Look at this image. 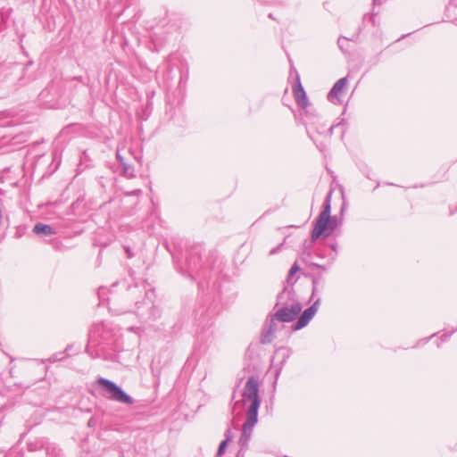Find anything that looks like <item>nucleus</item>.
<instances>
[{
    "label": "nucleus",
    "mask_w": 457,
    "mask_h": 457,
    "mask_svg": "<svg viewBox=\"0 0 457 457\" xmlns=\"http://www.w3.org/2000/svg\"><path fill=\"white\" fill-rule=\"evenodd\" d=\"M126 252L128 253V257L130 258L132 256L129 248H126Z\"/></svg>",
    "instance_id": "27"
},
{
    "label": "nucleus",
    "mask_w": 457,
    "mask_h": 457,
    "mask_svg": "<svg viewBox=\"0 0 457 457\" xmlns=\"http://www.w3.org/2000/svg\"><path fill=\"white\" fill-rule=\"evenodd\" d=\"M116 159L118 160V162H120V165H122L123 163L126 162L124 158L121 156V154H120L119 151H117V153H116Z\"/></svg>",
    "instance_id": "21"
},
{
    "label": "nucleus",
    "mask_w": 457,
    "mask_h": 457,
    "mask_svg": "<svg viewBox=\"0 0 457 457\" xmlns=\"http://www.w3.org/2000/svg\"><path fill=\"white\" fill-rule=\"evenodd\" d=\"M257 421V415L246 414V419L242 426V432L240 438L238 440V444L242 449L246 448L248 446V443L251 439L253 428L256 425Z\"/></svg>",
    "instance_id": "7"
},
{
    "label": "nucleus",
    "mask_w": 457,
    "mask_h": 457,
    "mask_svg": "<svg viewBox=\"0 0 457 457\" xmlns=\"http://www.w3.org/2000/svg\"><path fill=\"white\" fill-rule=\"evenodd\" d=\"M334 127L331 126L329 129H328V131H329V134L331 135L332 134V130H333Z\"/></svg>",
    "instance_id": "28"
},
{
    "label": "nucleus",
    "mask_w": 457,
    "mask_h": 457,
    "mask_svg": "<svg viewBox=\"0 0 457 457\" xmlns=\"http://www.w3.org/2000/svg\"><path fill=\"white\" fill-rule=\"evenodd\" d=\"M269 18L272 19V20H275V18L273 17L272 13H270L269 14Z\"/></svg>",
    "instance_id": "29"
},
{
    "label": "nucleus",
    "mask_w": 457,
    "mask_h": 457,
    "mask_svg": "<svg viewBox=\"0 0 457 457\" xmlns=\"http://www.w3.org/2000/svg\"><path fill=\"white\" fill-rule=\"evenodd\" d=\"M234 438V433L230 428H227L225 431V439L224 441L230 442Z\"/></svg>",
    "instance_id": "18"
},
{
    "label": "nucleus",
    "mask_w": 457,
    "mask_h": 457,
    "mask_svg": "<svg viewBox=\"0 0 457 457\" xmlns=\"http://www.w3.org/2000/svg\"><path fill=\"white\" fill-rule=\"evenodd\" d=\"M105 328L106 325L104 322H99L94 324L89 330V338L87 346V352L93 357H95V355L91 352V348L100 345V338H102L103 340L106 339L104 336Z\"/></svg>",
    "instance_id": "6"
},
{
    "label": "nucleus",
    "mask_w": 457,
    "mask_h": 457,
    "mask_svg": "<svg viewBox=\"0 0 457 457\" xmlns=\"http://www.w3.org/2000/svg\"><path fill=\"white\" fill-rule=\"evenodd\" d=\"M385 0H373L374 5H379L381 4Z\"/></svg>",
    "instance_id": "24"
},
{
    "label": "nucleus",
    "mask_w": 457,
    "mask_h": 457,
    "mask_svg": "<svg viewBox=\"0 0 457 457\" xmlns=\"http://www.w3.org/2000/svg\"><path fill=\"white\" fill-rule=\"evenodd\" d=\"M290 292H282L278 296V303L276 306L281 304V307L278 308L275 314V317L278 320V321L283 322H291L293 321L296 316L302 311V305L298 302H294L290 304L282 303V300L290 296Z\"/></svg>",
    "instance_id": "2"
},
{
    "label": "nucleus",
    "mask_w": 457,
    "mask_h": 457,
    "mask_svg": "<svg viewBox=\"0 0 457 457\" xmlns=\"http://www.w3.org/2000/svg\"><path fill=\"white\" fill-rule=\"evenodd\" d=\"M299 270H300V267H299L298 263L295 262L292 265L291 269L289 270V272H288V279H289L290 278H292V277H293V276H294L297 271H299Z\"/></svg>",
    "instance_id": "17"
},
{
    "label": "nucleus",
    "mask_w": 457,
    "mask_h": 457,
    "mask_svg": "<svg viewBox=\"0 0 457 457\" xmlns=\"http://www.w3.org/2000/svg\"><path fill=\"white\" fill-rule=\"evenodd\" d=\"M62 353H54L53 354L50 358H49V361H52V362H54V361H61L62 360V357H61L60 355H62Z\"/></svg>",
    "instance_id": "19"
},
{
    "label": "nucleus",
    "mask_w": 457,
    "mask_h": 457,
    "mask_svg": "<svg viewBox=\"0 0 457 457\" xmlns=\"http://www.w3.org/2000/svg\"><path fill=\"white\" fill-rule=\"evenodd\" d=\"M137 314L145 322L154 321L161 316V311L150 300L137 302Z\"/></svg>",
    "instance_id": "5"
},
{
    "label": "nucleus",
    "mask_w": 457,
    "mask_h": 457,
    "mask_svg": "<svg viewBox=\"0 0 457 457\" xmlns=\"http://www.w3.org/2000/svg\"><path fill=\"white\" fill-rule=\"evenodd\" d=\"M312 266L316 267V268H319L320 270H326V268L322 265H320V264H317V263H312Z\"/></svg>",
    "instance_id": "23"
},
{
    "label": "nucleus",
    "mask_w": 457,
    "mask_h": 457,
    "mask_svg": "<svg viewBox=\"0 0 457 457\" xmlns=\"http://www.w3.org/2000/svg\"><path fill=\"white\" fill-rule=\"evenodd\" d=\"M70 349V346H68L67 348H65V352L69 351Z\"/></svg>",
    "instance_id": "32"
},
{
    "label": "nucleus",
    "mask_w": 457,
    "mask_h": 457,
    "mask_svg": "<svg viewBox=\"0 0 457 457\" xmlns=\"http://www.w3.org/2000/svg\"><path fill=\"white\" fill-rule=\"evenodd\" d=\"M96 383L102 389L104 390L106 396L110 400L129 405L133 404V398L114 382L104 378H100L97 379Z\"/></svg>",
    "instance_id": "3"
},
{
    "label": "nucleus",
    "mask_w": 457,
    "mask_h": 457,
    "mask_svg": "<svg viewBox=\"0 0 457 457\" xmlns=\"http://www.w3.org/2000/svg\"><path fill=\"white\" fill-rule=\"evenodd\" d=\"M312 297H313L318 292V287L320 284H322V277L321 276H313L312 277Z\"/></svg>",
    "instance_id": "15"
},
{
    "label": "nucleus",
    "mask_w": 457,
    "mask_h": 457,
    "mask_svg": "<svg viewBox=\"0 0 457 457\" xmlns=\"http://www.w3.org/2000/svg\"><path fill=\"white\" fill-rule=\"evenodd\" d=\"M243 449L241 448L240 451H238L237 454V457H244V453L242 451Z\"/></svg>",
    "instance_id": "25"
},
{
    "label": "nucleus",
    "mask_w": 457,
    "mask_h": 457,
    "mask_svg": "<svg viewBox=\"0 0 457 457\" xmlns=\"http://www.w3.org/2000/svg\"><path fill=\"white\" fill-rule=\"evenodd\" d=\"M243 400L245 403L250 402L246 414L257 415L261 405V398L259 396V382L258 379L251 376L245 382L243 393Z\"/></svg>",
    "instance_id": "1"
},
{
    "label": "nucleus",
    "mask_w": 457,
    "mask_h": 457,
    "mask_svg": "<svg viewBox=\"0 0 457 457\" xmlns=\"http://www.w3.org/2000/svg\"><path fill=\"white\" fill-rule=\"evenodd\" d=\"M187 265L188 270H193L195 268V261L193 262L192 259L187 260Z\"/></svg>",
    "instance_id": "20"
},
{
    "label": "nucleus",
    "mask_w": 457,
    "mask_h": 457,
    "mask_svg": "<svg viewBox=\"0 0 457 457\" xmlns=\"http://www.w3.org/2000/svg\"><path fill=\"white\" fill-rule=\"evenodd\" d=\"M228 444V442L224 441V440L220 442L218 451H217V456L220 457L224 454L225 449H226Z\"/></svg>",
    "instance_id": "16"
},
{
    "label": "nucleus",
    "mask_w": 457,
    "mask_h": 457,
    "mask_svg": "<svg viewBox=\"0 0 457 457\" xmlns=\"http://www.w3.org/2000/svg\"><path fill=\"white\" fill-rule=\"evenodd\" d=\"M276 4L285 5V4L283 2H278Z\"/></svg>",
    "instance_id": "30"
},
{
    "label": "nucleus",
    "mask_w": 457,
    "mask_h": 457,
    "mask_svg": "<svg viewBox=\"0 0 457 457\" xmlns=\"http://www.w3.org/2000/svg\"><path fill=\"white\" fill-rule=\"evenodd\" d=\"M122 167V175L131 179L135 177V170L134 167L127 162L121 165Z\"/></svg>",
    "instance_id": "14"
},
{
    "label": "nucleus",
    "mask_w": 457,
    "mask_h": 457,
    "mask_svg": "<svg viewBox=\"0 0 457 457\" xmlns=\"http://www.w3.org/2000/svg\"><path fill=\"white\" fill-rule=\"evenodd\" d=\"M339 220L337 216H328V220L321 231V237H328L337 228Z\"/></svg>",
    "instance_id": "12"
},
{
    "label": "nucleus",
    "mask_w": 457,
    "mask_h": 457,
    "mask_svg": "<svg viewBox=\"0 0 457 457\" xmlns=\"http://www.w3.org/2000/svg\"><path fill=\"white\" fill-rule=\"evenodd\" d=\"M343 41H346V38H345V37H344V38H341V37H340V38L337 40L338 47H339L342 51L344 50V43H343Z\"/></svg>",
    "instance_id": "22"
},
{
    "label": "nucleus",
    "mask_w": 457,
    "mask_h": 457,
    "mask_svg": "<svg viewBox=\"0 0 457 457\" xmlns=\"http://www.w3.org/2000/svg\"><path fill=\"white\" fill-rule=\"evenodd\" d=\"M320 303V298L318 297L314 303L307 308L298 318L295 324L293 326L294 330H299L303 328L308 325V323L312 320L315 313L317 312Z\"/></svg>",
    "instance_id": "8"
},
{
    "label": "nucleus",
    "mask_w": 457,
    "mask_h": 457,
    "mask_svg": "<svg viewBox=\"0 0 457 457\" xmlns=\"http://www.w3.org/2000/svg\"><path fill=\"white\" fill-rule=\"evenodd\" d=\"M330 212H331V205H330V193H329L327 195V197L323 203V209H322L321 212L319 214V216L314 223V227L312 231V239L310 242V245L321 237V231L324 228L325 223H327V221L328 220V216H330Z\"/></svg>",
    "instance_id": "4"
},
{
    "label": "nucleus",
    "mask_w": 457,
    "mask_h": 457,
    "mask_svg": "<svg viewBox=\"0 0 457 457\" xmlns=\"http://www.w3.org/2000/svg\"><path fill=\"white\" fill-rule=\"evenodd\" d=\"M293 93L297 104L301 108H306L308 105V99L306 93L301 84L300 77L297 71L295 72V82L293 86Z\"/></svg>",
    "instance_id": "10"
},
{
    "label": "nucleus",
    "mask_w": 457,
    "mask_h": 457,
    "mask_svg": "<svg viewBox=\"0 0 457 457\" xmlns=\"http://www.w3.org/2000/svg\"><path fill=\"white\" fill-rule=\"evenodd\" d=\"M282 321H278V320L275 317V314L270 316V319L267 320L265 324V328L262 336V343L267 344L270 343L273 339L275 333L283 328L281 325Z\"/></svg>",
    "instance_id": "9"
},
{
    "label": "nucleus",
    "mask_w": 457,
    "mask_h": 457,
    "mask_svg": "<svg viewBox=\"0 0 457 457\" xmlns=\"http://www.w3.org/2000/svg\"><path fill=\"white\" fill-rule=\"evenodd\" d=\"M331 249L334 251V252H337V245L336 244H332L330 245Z\"/></svg>",
    "instance_id": "26"
},
{
    "label": "nucleus",
    "mask_w": 457,
    "mask_h": 457,
    "mask_svg": "<svg viewBox=\"0 0 457 457\" xmlns=\"http://www.w3.org/2000/svg\"><path fill=\"white\" fill-rule=\"evenodd\" d=\"M33 232L37 235L48 237V236L54 235L55 233V230L50 225H46V224H43V223L39 222L34 226Z\"/></svg>",
    "instance_id": "13"
},
{
    "label": "nucleus",
    "mask_w": 457,
    "mask_h": 457,
    "mask_svg": "<svg viewBox=\"0 0 457 457\" xmlns=\"http://www.w3.org/2000/svg\"><path fill=\"white\" fill-rule=\"evenodd\" d=\"M274 253H275L274 249L270 251V254H273Z\"/></svg>",
    "instance_id": "31"
},
{
    "label": "nucleus",
    "mask_w": 457,
    "mask_h": 457,
    "mask_svg": "<svg viewBox=\"0 0 457 457\" xmlns=\"http://www.w3.org/2000/svg\"><path fill=\"white\" fill-rule=\"evenodd\" d=\"M347 85V78L338 79L328 94V100L332 104H339L340 96Z\"/></svg>",
    "instance_id": "11"
}]
</instances>
